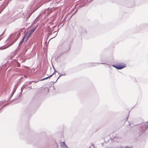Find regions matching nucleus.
<instances>
[{
  "label": "nucleus",
  "instance_id": "f257e3e1",
  "mask_svg": "<svg viewBox=\"0 0 148 148\" xmlns=\"http://www.w3.org/2000/svg\"><path fill=\"white\" fill-rule=\"evenodd\" d=\"M112 66L118 69H122L126 67V65L122 63L119 65H113Z\"/></svg>",
  "mask_w": 148,
  "mask_h": 148
},
{
  "label": "nucleus",
  "instance_id": "f03ea898",
  "mask_svg": "<svg viewBox=\"0 0 148 148\" xmlns=\"http://www.w3.org/2000/svg\"><path fill=\"white\" fill-rule=\"evenodd\" d=\"M31 34L28 33L27 34L24 36H25V42H26L27 41L28 39V38L30 36Z\"/></svg>",
  "mask_w": 148,
  "mask_h": 148
},
{
  "label": "nucleus",
  "instance_id": "7ed1b4c3",
  "mask_svg": "<svg viewBox=\"0 0 148 148\" xmlns=\"http://www.w3.org/2000/svg\"><path fill=\"white\" fill-rule=\"evenodd\" d=\"M31 34L28 33L27 34L24 36H25V42H26L27 41L28 39V38L30 36Z\"/></svg>",
  "mask_w": 148,
  "mask_h": 148
},
{
  "label": "nucleus",
  "instance_id": "20e7f679",
  "mask_svg": "<svg viewBox=\"0 0 148 148\" xmlns=\"http://www.w3.org/2000/svg\"><path fill=\"white\" fill-rule=\"evenodd\" d=\"M61 146L62 148H69L65 144L64 142L61 143Z\"/></svg>",
  "mask_w": 148,
  "mask_h": 148
},
{
  "label": "nucleus",
  "instance_id": "39448f33",
  "mask_svg": "<svg viewBox=\"0 0 148 148\" xmlns=\"http://www.w3.org/2000/svg\"><path fill=\"white\" fill-rule=\"evenodd\" d=\"M16 88H17V87H16V86H15L12 94H11V95L10 96V98H11V97L13 96V94H14V92H15L16 91Z\"/></svg>",
  "mask_w": 148,
  "mask_h": 148
},
{
  "label": "nucleus",
  "instance_id": "423d86ee",
  "mask_svg": "<svg viewBox=\"0 0 148 148\" xmlns=\"http://www.w3.org/2000/svg\"><path fill=\"white\" fill-rule=\"evenodd\" d=\"M97 63H90L89 64L88 66L89 67H92L96 66Z\"/></svg>",
  "mask_w": 148,
  "mask_h": 148
},
{
  "label": "nucleus",
  "instance_id": "0eeeda50",
  "mask_svg": "<svg viewBox=\"0 0 148 148\" xmlns=\"http://www.w3.org/2000/svg\"><path fill=\"white\" fill-rule=\"evenodd\" d=\"M25 36H23V38H22L19 44V46L20 45L23 43L24 41L25 42Z\"/></svg>",
  "mask_w": 148,
  "mask_h": 148
},
{
  "label": "nucleus",
  "instance_id": "6e6552de",
  "mask_svg": "<svg viewBox=\"0 0 148 148\" xmlns=\"http://www.w3.org/2000/svg\"><path fill=\"white\" fill-rule=\"evenodd\" d=\"M35 29H36V28H34V29H32L31 30H30L28 32V33H29L30 34H32V33L34 31Z\"/></svg>",
  "mask_w": 148,
  "mask_h": 148
},
{
  "label": "nucleus",
  "instance_id": "1a4fd4ad",
  "mask_svg": "<svg viewBox=\"0 0 148 148\" xmlns=\"http://www.w3.org/2000/svg\"><path fill=\"white\" fill-rule=\"evenodd\" d=\"M144 127L145 128V129H146L148 127V123H145L144 124Z\"/></svg>",
  "mask_w": 148,
  "mask_h": 148
},
{
  "label": "nucleus",
  "instance_id": "9d476101",
  "mask_svg": "<svg viewBox=\"0 0 148 148\" xmlns=\"http://www.w3.org/2000/svg\"><path fill=\"white\" fill-rule=\"evenodd\" d=\"M53 74H52L51 75H50V76H49V77H46L43 79H42L41 80H45V79H46L48 78H49V77H51L53 75Z\"/></svg>",
  "mask_w": 148,
  "mask_h": 148
},
{
  "label": "nucleus",
  "instance_id": "9b49d317",
  "mask_svg": "<svg viewBox=\"0 0 148 148\" xmlns=\"http://www.w3.org/2000/svg\"><path fill=\"white\" fill-rule=\"evenodd\" d=\"M57 33H58L57 31H55L54 32L53 34H54V37H55L57 35Z\"/></svg>",
  "mask_w": 148,
  "mask_h": 148
},
{
  "label": "nucleus",
  "instance_id": "f8f14e48",
  "mask_svg": "<svg viewBox=\"0 0 148 148\" xmlns=\"http://www.w3.org/2000/svg\"><path fill=\"white\" fill-rule=\"evenodd\" d=\"M58 74H60V75H59V76L58 77L57 79V80L60 77H61L62 76H63L62 75V74H60V73H58Z\"/></svg>",
  "mask_w": 148,
  "mask_h": 148
},
{
  "label": "nucleus",
  "instance_id": "ddd939ff",
  "mask_svg": "<svg viewBox=\"0 0 148 148\" xmlns=\"http://www.w3.org/2000/svg\"><path fill=\"white\" fill-rule=\"evenodd\" d=\"M17 66H18V67H19L20 66V64H19V63H18V62H17Z\"/></svg>",
  "mask_w": 148,
  "mask_h": 148
},
{
  "label": "nucleus",
  "instance_id": "4468645a",
  "mask_svg": "<svg viewBox=\"0 0 148 148\" xmlns=\"http://www.w3.org/2000/svg\"><path fill=\"white\" fill-rule=\"evenodd\" d=\"M62 75L63 76H65L66 75L65 73H64L63 74H62Z\"/></svg>",
  "mask_w": 148,
  "mask_h": 148
},
{
  "label": "nucleus",
  "instance_id": "2eb2a0df",
  "mask_svg": "<svg viewBox=\"0 0 148 148\" xmlns=\"http://www.w3.org/2000/svg\"><path fill=\"white\" fill-rule=\"evenodd\" d=\"M127 147H125V148H123V147H121L120 148H126Z\"/></svg>",
  "mask_w": 148,
  "mask_h": 148
},
{
  "label": "nucleus",
  "instance_id": "dca6fc26",
  "mask_svg": "<svg viewBox=\"0 0 148 148\" xmlns=\"http://www.w3.org/2000/svg\"><path fill=\"white\" fill-rule=\"evenodd\" d=\"M99 64H103L104 63H99Z\"/></svg>",
  "mask_w": 148,
  "mask_h": 148
},
{
  "label": "nucleus",
  "instance_id": "f3484780",
  "mask_svg": "<svg viewBox=\"0 0 148 148\" xmlns=\"http://www.w3.org/2000/svg\"><path fill=\"white\" fill-rule=\"evenodd\" d=\"M23 87H22V88H21V89H22V88H23Z\"/></svg>",
  "mask_w": 148,
  "mask_h": 148
},
{
  "label": "nucleus",
  "instance_id": "a211bd4d",
  "mask_svg": "<svg viewBox=\"0 0 148 148\" xmlns=\"http://www.w3.org/2000/svg\"><path fill=\"white\" fill-rule=\"evenodd\" d=\"M3 34H1V36Z\"/></svg>",
  "mask_w": 148,
  "mask_h": 148
},
{
  "label": "nucleus",
  "instance_id": "6ab92c4d",
  "mask_svg": "<svg viewBox=\"0 0 148 148\" xmlns=\"http://www.w3.org/2000/svg\"><path fill=\"white\" fill-rule=\"evenodd\" d=\"M12 44L10 45V46L11 45H12Z\"/></svg>",
  "mask_w": 148,
  "mask_h": 148
}]
</instances>
